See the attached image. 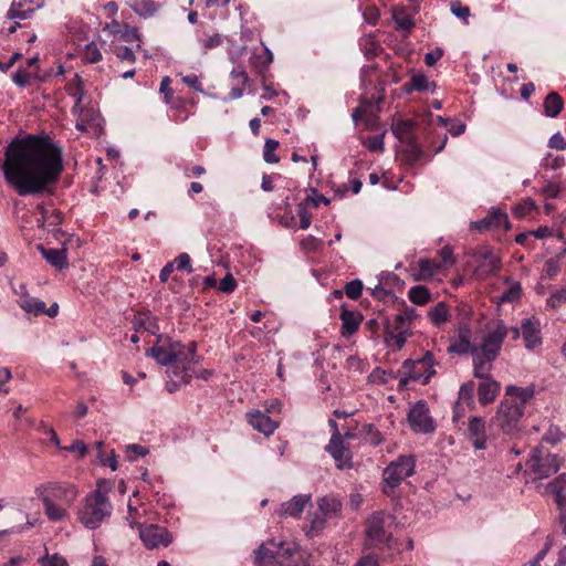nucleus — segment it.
Segmentation results:
<instances>
[{
  "label": "nucleus",
  "mask_w": 566,
  "mask_h": 566,
  "mask_svg": "<svg viewBox=\"0 0 566 566\" xmlns=\"http://www.w3.org/2000/svg\"><path fill=\"white\" fill-rule=\"evenodd\" d=\"M63 167L61 147L44 135L11 140L1 166L7 185L21 197L51 195Z\"/></svg>",
  "instance_id": "1"
},
{
  "label": "nucleus",
  "mask_w": 566,
  "mask_h": 566,
  "mask_svg": "<svg viewBox=\"0 0 566 566\" xmlns=\"http://www.w3.org/2000/svg\"><path fill=\"white\" fill-rule=\"evenodd\" d=\"M534 386L518 387L509 385L505 395L493 418L494 424L505 434H516L521 431V420L526 405L534 398Z\"/></svg>",
  "instance_id": "2"
},
{
  "label": "nucleus",
  "mask_w": 566,
  "mask_h": 566,
  "mask_svg": "<svg viewBox=\"0 0 566 566\" xmlns=\"http://www.w3.org/2000/svg\"><path fill=\"white\" fill-rule=\"evenodd\" d=\"M507 332L504 322L499 321L496 326L486 333L482 342L474 345L472 350L474 377H481L482 373L491 371L492 363L497 358Z\"/></svg>",
  "instance_id": "3"
},
{
  "label": "nucleus",
  "mask_w": 566,
  "mask_h": 566,
  "mask_svg": "<svg viewBox=\"0 0 566 566\" xmlns=\"http://www.w3.org/2000/svg\"><path fill=\"white\" fill-rule=\"evenodd\" d=\"M108 488L105 482H97L96 489L85 496V502L78 511L81 523L90 530L97 528L111 516L113 506L107 497Z\"/></svg>",
  "instance_id": "4"
},
{
  "label": "nucleus",
  "mask_w": 566,
  "mask_h": 566,
  "mask_svg": "<svg viewBox=\"0 0 566 566\" xmlns=\"http://www.w3.org/2000/svg\"><path fill=\"white\" fill-rule=\"evenodd\" d=\"M416 460L411 455H400L390 462L382 472L385 486L382 492L389 495L405 478L411 476L415 472Z\"/></svg>",
  "instance_id": "5"
},
{
  "label": "nucleus",
  "mask_w": 566,
  "mask_h": 566,
  "mask_svg": "<svg viewBox=\"0 0 566 566\" xmlns=\"http://www.w3.org/2000/svg\"><path fill=\"white\" fill-rule=\"evenodd\" d=\"M433 365V354L429 350L417 360H405L402 368L406 370V376L400 378L399 385L406 386L409 381H421L423 385H427L436 374Z\"/></svg>",
  "instance_id": "6"
},
{
  "label": "nucleus",
  "mask_w": 566,
  "mask_h": 566,
  "mask_svg": "<svg viewBox=\"0 0 566 566\" xmlns=\"http://www.w3.org/2000/svg\"><path fill=\"white\" fill-rule=\"evenodd\" d=\"M527 471L533 479L543 480L559 470L558 458L543 448H535L526 462Z\"/></svg>",
  "instance_id": "7"
},
{
  "label": "nucleus",
  "mask_w": 566,
  "mask_h": 566,
  "mask_svg": "<svg viewBox=\"0 0 566 566\" xmlns=\"http://www.w3.org/2000/svg\"><path fill=\"white\" fill-rule=\"evenodd\" d=\"M297 547L295 544L286 542H276L274 538L262 543L253 553V563L255 566H266L269 563L292 557Z\"/></svg>",
  "instance_id": "8"
},
{
  "label": "nucleus",
  "mask_w": 566,
  "mask_h": 566,
  "mask_svg": "<svg viewBox=\"0 0 566 566\" xmlns=\"http://www.w3.org/2000/svg\"><path fill=\"white\" fill-rule=\"evenodd\" d=\"M132 528L137 527L139 538L148 549H155L159 546L167 547L172 537L168 530L156 524H140L135 521L129 522Z\"/></svg>",
  "instance_id": "9"
},
{
  "label": "nucleus",
  "mask_w": 566,
  "mask_h": 566,
  "mask_svg": "<svg viewBox=\"0 0 566 566\" xmlns=\"http://www.w3.org/2000/svg\"><path fill=\"white\" fill-rule=\"evenodd\" d=\"M408 422L412 431L417 433H432L436 429L433 420L429 415V408L424 400H419L410 407L408 412Z\"/></svg>",
  "instance_id": "10"
},
{
  "label": "nucleus",
  "mask_w": 566,
  "mask_h": 566,
  "mask_svg": "<svg viewBox=\"0 0 566 566\" xmlns=\"http://www.w3.org/2000/svg\"><path fill=\"white\" fill-rule=\"evenodd\" d=\"M472 255L478 261L475 272L479 276L493 275L500 271L502 265L501 259L494 254L489 245L478 247Z\"/></svg>",
  "instance_id": "11"
},
{
  "label": "nucleus",
  "mask_w": 566,
  "mask_h": 566,
  "mask_svg": "<svg viewBox=\"0 0 566 566\" xmlns=\"http://www.w3.org/2000/svg\"><path fill=\"white\" fill-rule=\"evenodd\" d=\"M269 412L270 409H265V411L251 410L247 412L248 422L252 428L266 437L271 436L279 427V422L271 419Z\"/></svg>",
  "instance_id": "12"
},
{
  "label": "nucleus",
  "mask_w": 566,
  "mask_h": 566,
  "mask_svg": "<svg viewBox=\"0 0 566 566\" xmlns=\"http://www.w3.org/2000/svg\"><path fill=\"white\" fill-rule=\"evenodd\" d=\"M478 386V399L482 406L492 403L501 390V385L490 376V371L482 373Z\"/></svg>",
  "instance_id": "13"
},
{
  "label": "nucleus",
  "mask_w": 566,
  "mask_h": 566,
  "mask_svg": "<svg viewBox=\"0 0 566 566\" xmlns=\"http://www.w3.org/2000/svg\"><path fill=\"white\" fill-rule=\"evenodd\" d=\"M339 319L340 334L345 338H350L356 334L363 323L364 316L359 311H353L346 307L344 304L340 310Z\"/></svg>",
  "instance_id": "14"
},
{
  "label": "nucleus",
  "mask_w": 566,
  "mask_h": 566,
  "mask_svg": "<svg viewBox=\"0 0 566 566\" xmlns=\"http://www.w3.org/2000/svg\"><path fill=\"white\" fill-rule=\"evenodd\" d=\"M311 502L310 494H297L294 495L290 501H286L281 504L280 509L276 511V514L280 517H301L302 513L305 510V506Z\"/></svg>",
  "instance_id": "15"
},
{
  "label": "nucleus",
  "mask_w": 566,
  "mask_h": 566,
  "mask_svg": "<svg viewBox=\"0 0 566 566\" xmlns=\"http://www.w3.org/2000/svg\"><path fill=\"white\" fill-rule=\"evenodd\" d=\"M326 451L333 457L336 467L340 470L352 467V452L349 448L344 444L343 439L337 437L331 438Z\"/></svg>",
  "instance_id": "16"
},
{
  "label": "nucleus",
  "mask_w": 566,
  "mask_h": 566,
  "mask_svg": "<svg viewBox=\"0 0 566 566\" xmlns=\"http://www.w3.org/2000/svg\"><path fill=\"white\" fill-rule=\"evenodd\" d=\"M48 494L53 501H60L63 505L70 507L77 497V490L70 483H53L46 489Z\"/></svg>",
  "instance_id": "17"
},
{
  "label": "nucleus",
  "mask_w": 566,
  "mask_h": 566,
  "mask_svg": "<svg viewBox=\"0 0 566 566\" xmlns=\"http://www.w3.org/2000/svg\"><path fill=\"white\" fill-rule=\"evenodd\" d=\"M467 438L475 450L486 448L485 421L482 417H472L469 421Z\"/></svg>",
  "instance_id": "18"
},
{
  "label": "nucleus",
  "mask_w": 566,
  "mask_h": 566,
  "mask_svg": "<svg viewBox=\"0 0 566 566\" xmlns=\"http://www.w3.org/2000/svg\"><path fill=\"white\" fill-rule=\"evenodd\" d=\"M366 534L375 543H389L391 541V535L387 534L384 528V514L381 512H376L368 518Z\"/></svg>",
  "instance_id": "19"
},
{
  "label": "nucleus",
  "mask_w": 566,
  "mask_h": 566,
  "mask_svg": "<svg viewBox=\"0 0 566 566\" xmlns=\"http://www.w3.org/2000/svg\"><path fill=\"white\" fill-rule=\"evenodd\" d=\"M522 336L527 349H533L542 344L539 322L535 317L522 321Z\"/></svg>",
  "instance_id": "20"
},
{
  "label": "nucleus",
  "mask_w": 566,
  "mask_h": 566,
  "mask_svg": "<svg viewBox=\"0 0 566 566\" xmlns=\"http://www.w3.org/2000/svg\"><path fill=\"white\" fill-rule=\"evenodd\" d=\"M146 356L153 357L161 366H176L178 363V354L175 342L170 343L169 348L154 346L146 352Z\"/></svg>",
  "instance_id": "21"
},
{
  "label": "nucleus",
  "mask_w": 566,
  "mask_h": 566,
  "mask_svg": "<svg viewBox=\"0 0 566 566\" xmlns=\"http://www.w3.org/2000/svg\"><path fill=\"white\" fill-rule=\"evenodd\" d=\"M473 348L474 345L471 344V329L468 326H463L459 328L458 338L448 347V352L458 355H472Z\"/></svg>",
  "instance_id": "22"
},
{
  "label": "nucleus",
  "mask_w": 566,
  "mask_h": 566,
  "mask_svg": "<svg viewBox=\"0 0 566 566\" xmlns=\"http://www.w3.org/2000/svg\"><path fill=\"white\" fill-rule=\"evenodd\" d=\"M45 261L57 270L69 266L67 252L65 249H45L43 245L38 247Z\"/></svg>",
  "instance_id": "23"
},
{
  "label": "nucleus",
  "mask_w": 566,
  "mask_h": 566,
  "mask_svg": "<svg viewBox=\"0 0 566 566\" xmlns=\"http://www.w3.org/2000/svg\"><path fill=\"white\" fill-rule=\"evenodd\" d=\"M546 493L553 494L558 509L566 507V474H560L546 485Z\"/></svg>",
  "instance_id": "24"
},
{
  "label": "nucleus",
  "mask_w": 566,
  "mask_h": 566,
  "mask_svg": "<svg viewBox=\"0 0 566 566\" xmlns=\"http://www.w3.org/2000/svg\"><path fill=\"white\" fill-rule=\"evenodd\" d=\"M436 83L429 82L428 77L422 74L418 73L411 76L410 81L403 85V92L406 94H410L413 91L417 92H424L431 88L432 93L436 90Z\"/></svg>",
  "instance_id": "25"
},
{
  "label": "nucleus",
  "mask_w": 566,
  "mask_h": 566,
  "mask_svg": "<svg viewBox=\"0 0 566 566\" xmlns=\"http://www.w3.org/2000/svg\"><path fill=\"white\" fill-rule=\"evenodd\" d=\"M42 502L44 504V512L50 521L57 522L66 516L67 506L62 503L56 504L50 496L44 495L42 497Z\"/></svg>",
  "instance_id": "26"
},
{
  "label": "nucleus",
  "mask_w": 566,
  "mask_h": 566,
  "mask_svg": "<svg viewBox=\"0 0 566 566\" xmlns=\"http://www.w3.org/2000/svg\"><path fill=\"white\" fill-rule=\"evenodd\" d=\"M19 306L27 313L35 316L43 315L45 312V303L36 297H32L29 294L22 295L18 301Z\"/></svg>",
  "instance_id": "27"
},
{
  "label": "nucleus",
  "mask_w": 566,
  "mask_h": 566,
  "mask_svg": "<svg viewBox=\"0 0 566 566\" xmlns=\"http://www.w3.org/2000/svg\"><path fill=\"white\" fill-rule=\"evenodd\" d=\"M543 106L547 117H556L563 111L564 102L559 94L551 92L545 97Z\"/></svg>",
  "instance_id": "28"
},
{
  "label": "nucleus",
  "mask_w": 566,
  "mask_h": 566,
  "mask_svg": "<svg viewBox=\"0 0 566 566\" xmlns=\"http://www.w3.org/2000/svg\"><path fill=\"white\" fill-rule=\"evenodd\" d=\"M160 3L154 0H138L132 6V10L140 18L147 19L156 15Z\"/></svg>",
  "instance_id": "29"
},
{
  "label": "nucleus",
  "mask_w": 566,
  "mask_h": 566,
  "mask_svg": "<svg viewBox=\"0 0 566 566\" xmlns=\"http://www.w3.org/2000/svg\"><path fill=\"white\" fill-rule=\"evenodd\" d=\"M440 265L431 259L419 260V271L413 274L415 281H426L432 279Z\"/></svg>",
  "instance_id": "30"
},
{
  "label": "nucleus",
  "mask_w": 566,
  "mask_h": 566,
  "mask_svg": "<svg viewBox=\"0 0 566 566\" xmlns=\"http://www.w3.org/2000/svg\"><path fill=\"white\" fill-rule=\"evenodd\" d=\"M175 347L178 354V363H199L200 359L196 356L197 343L192 342L189 347H186L180 342H175Z\"/></svg>",
  "instance_id": "31"
},
{
  "label": "nucleus",
  "mask_w": 566,
  "mask_h": 566,
  "mask_svg": "<svg viewBox=\"0 0 566 566\" xmlns=\"http://www.w3.org/2000/svg\"><path fill=\"white\" fill-rule=\"evenodd\" d=\"M408 331L409 326L395 325L392 328L390 326H387L386 340L388 342L390 338L394 340L395 345L398 348H401L406 344Z\"/></svg>",
  "instance_id": "32"
},
{
  "label": "nucleus",
  "mask_w": 566,
  "mask_h": 566,
  "mask_svg": "<svg viewBox=\"0 0 566 566\" xmlns=\"http://www.w3.org/2000/svg\"><path fill=\"white\" fill-rule=\"evenodd\" d=\"M428 317L436 326H441L448 322L450 318V313L447 304L444 302H439L429 311Z\"/></svg>",
  "instance_id": "33"
},
{
  "label": "nucleus",
  "mask_w": 566,
  "mask_h": 566,
  "mask_svg": "<svg viewBox=\"0 0 566 566\" xmlns=\"http://www.w3.org/2000/svg\"><path fill=\"white\" fill-rule=\"evenodd\" d=\"M66 92L69 96L74 98V107H78L85 94L83 80L78 74H75L73 81L66 86Z\"/></svg>",
  "instance_id": "34"
},
{
  "label": "nucleus",
  "mask_w": 566,
  "mask_h": 566,
  "mask_svg": "<svg viewBox=\"0 0 566 566\" xmlns=\"http://www.w3.org/2000/svg\"><path fill=\"white\" fill-rule=\"evenodd\" d=\"M486 216L490 218L491 229L503 228L509 230L511 228L509 217L502 210L497 208H491Z\"/></svg>",
  "instance_id": "35"
},
{
  "label": "nucleus",
  "mask_w": 566,
  "mask_h": 566,
  "mask_svg": "<svg viewBox=\"0 0 566 566\" xmlns=\"http://www.w3.org/2000/svg\"><path fill=\"white\" fill-rule=\"evenodd\" d=\"M430 291L423 285L412 286L408 292L409 300L417 305H424L430 300Z\"/></svg>",
  "instance_id": "36"
},
{
  "label": "nucleus",
  "mask_w": 566,
  "mask_h": 566,
  "mask_svg": "<svg viewBox=\"0 0 566 566\" xmlns=\"http://www.w3.org/2000/svg\"><path fill=\"white\" fill-rule=\"evenodd\" d=\"M172 373H174V375L176 377H180L181 380L177 381V380H174V379H169L166 382V389L168 390L169 394H174V392L178 391L180 389L181 384H185V385L188 384L189 382V378H190V376L187 373L186 367H182L179 370L178 367L176 366V370H174Z\"/></svg>",
  "instance_id": "37"
},
{
  "label": "nucleus",
  "mask_w": 566,
  "mask_h": 566,
  "mask_svg": "<svg viewBox=\"0 0 566 566\" xmlns=\"http://www.w3.org/2000/svg\"><path fill=\"white\" fill-rule=\"evenodd\" d=\"M279 142L272 138L265 140L263 147V159L268 164H276L280 161V157L275 155V150L279 148Z\"/></svg>",
  "instance_id": "38"
},
{
  "label": "nucleus",
  "mask_w": 566,
  "mask_h": 566,
  "mask_svg": "<svg viewBox=\"0 0 566 566\" xmlns=\"http://www.w3.org/2000/svg\"><path fill=\"white\" fill-rule=\"evenodd\" d=\"M317 504L319 511L324 515L336 513L340 510L342 506L340 502L332 496H324L319 499Z\"/></svg>",
  "instance_id": "39"
},
{
  "label": "nucleus",
  "mask_w": 566,
  "mask_h": 566,
  "mask_svg": "<svg viewBox=\"0 0 566 566\" xmlns=\"http://www.w3.org/2000/svg\"><path fill=\"white\" fill-rule=\"evenodd\" d=\"M475 390L474 381L470 380L464 382L459 390L458 401L460 405L467 403L468 406L473 405V392Z\"/></svg>",
  "instance_id": "40"
},
{
  "label": "nucleus",
  "mask_w": 566,
  "mask_h": 566,
  "mask_svg": "<svg viewBox=\"0 0 566 566\" xmlns=\"http://www.w3.org/2000/svg\"><path fill=\"white\" fill-rule=\"evenodd\" d=\"M405 154L410 163H417L423 156V150L421 147L413 140V138H409L406 145Z\"/></svg>",
  "instance_id": "41"
},
{
  "label": "nucleus",
  "mask_w": 566,
  "mask_h": 566,
  "mask_svg": "<svg viewBox=\"0 0 566 566\" xmlns=\"http://www.w3.org/2000/svg\"><path fill=\"white\" fill-rule=\"evenodd\" d=\"M412 126H413V123L409 119L399 120L396 125L392 126V133L399 139L407 138L409 140V138H411L409 136V133H410Z\"/></svg>",
  "instance_id": "42"
},
{
  "label": "nucleus",
  "mask_w": 566,
  "mask_h": 566,
  "mask_svg": "<svg viewBox=\"0 0 566 566\" xmlns=\"http://www.w3.org/2000/svg\"><path fill=\"white\" fill-rule=\"evenodd\" d=\"M363 287V282L358 279H355L346 283L344 292L349 298L357 300L361 295Z\"/></svg>",
  "instance_id": "43"
},
{
  "label": "nucleus",
  "mask_w": 566,
  "mask_h": 566,
  "mask_svg": "<svg viewBox=\"0 0 566 566\" xmlns=\"http://www.w3.org/2000/svg\"><path fill=\"white\" fill-rule=\"evenodd\" d=\"M559 270H560V265H559L558 259L551 258L544 264L543 272H542V279H544V280L553 279L554 276H556L558 274Z\"/></svg>",
  "instance_id": "44"
},
{
  "label": "nucleus",
  "mask_w": 566,
  "mask_h": 566,
  "mask_svg": "<svg viewBox=\"0 0 566 566\" xmlns=\"http://www.w3.org/2000/svg\"><path fill=\"white\" fill-rule=\"evenodd\" d=\"M522 294V287L518 282L514 283L510 289L502 293L500 301L502 303H512L520 300Z\"/></svg>",
  "instance_id": "45"
},
{
  "label": "nucleus",
  "mask_w": 566,
  "mask_h": 566,
  "mask_svg": "<svg viewBox=\"0 0 566 566\" xmlns=\"http://www.w3.org/2000/svg\"><path fill=\"white\" fill-rule=\"evenodd\" d=\"M18 7H22V1H19V2H15L13 1L10 9L8 10L7 12V18L8 19H21V20H25L28 19L31 13L33 12V10H19Z\"/></svg>",
  "instance_id": "46"
},
{
  "label": "nucleus",
  "mask_w": 566,
  "mask_h": 566,
  "mask_svg": "<svg viewBox=\"0 0 566 566\" xmlns=\"http://www.w3.org/2000/svg\"><path fill=\"white\" fill-rule=\"evenodd\" d=\"M38 75L36 74H31L24 70H17L13 74H12V81L15 85H18L19 87L21 88H24L27 87L29 84H30V80L31 78H36Z\"/></svg>",
  "instance_id": "47"
},
{
  "label": "nucleus",
  "mask_w": 566,
  "mask_h": 566,
  "mask_svg": "<svg viewBox=\"0 0 566 566\" xmlns=\"http://www.w3.org/2000/svg\"><path fill=\"white\" fill-rule=\"evenodd\" d=\"M310 190L312 195L307 196L303 201L306 206L310 205L313 208H318L321 203L325 206L329 205L331 200L324 195L319 193L315 188H311Z\"/></svg>",
  "instance_id": "48"
},
{
  "label": "nucleus",
  "mask_w": 566,
  "mask_h": 566,
  "mask_svg": "<svg viewBox=\"0 0 566 566\" xmlns=\"http://www.w3.org/2000/svg\"><path fill=\"white\" fill-rule=\"evenodd\" d=\"M174 266L178 271H186L187 273H191L193 271L191 265V259L188 253H180L174 261Z\"/></svg>",
  "instance_id": "49"
},
{
  "label": "nucleus",
  "mask_w": 566,
  "mask_h": 566,
  "mask_svg": "<svg viewBox=\"0 0 566 566\" xmlns=\"http://www.w3.org/2000/svg\"><path fill=\"white\" fill-rule=\"evenodd\" d=\"M417 317V311L413 307H405L402 312L396 316V325L408 326Z\"/></svg>",
  "instance_id": "50"
},
{
  "label": "nucleus",
  "mask_w": 566,
  "mask_h": 566,
  "mask_svg": "<svg viewBox=\"0 0 566 566\" xmlns=\"http://www.w3.org/2000/svg\"><path fill=\"white\" fill-rule=\"evenodd\" d=\"M297 216L300 218V228L306 230L310 228L312 222V214L307 211L305 202H301L297 206Z\"/></svg>",
  "instance_id": "51"
},
{
  "label": "nucleus",
  "mask_w": 566,
  "mask_h": 566,
  "mask_svg": "<svg viewBox=\"0 0 566 566\" xmlns=\"http://www.w3.org/2000/svg\"><path fill=\"white\" fill-rule=\"evenodd\" d=\"M563 303H566V285L556 290L554 293H552V295L547 300V304L552 308H557Z\"/></svg>",
  "instance_id": "52"
},
{
  "label": "nucleus",
  "mask_w": 566,
  "mask_h": 566,
  "mask_svg": "<svg viewBox=\"0 0 566 566\" xmlns=\"http://www.w3.org/2000/svg\"><path fill=\"white\" fill-rule=\"evenodd\" d=\"M199 43L205 51H208L220 46L223 43V38L219 33H213L208 39L200 40Z\"/></svg>",
  "instance_id": "53"
},
{
  "label": "nucleus",
  "mask_w": 566,
  "mask_h": 566,
  "mask_svg": "<svg viewBox=\"0 0 566 566\" xmlns=\"http://www.w3.org/2000/svg\"><path fill=\"white\" fill-rule=\"evenodd\" d=\"M84 57L88 63H97L102 60V53L94 43H90L85 46Z\"/></svg>",
  "instance_id": "54"
},
{
  "label": "nucleus",
  "mask_w": 566,
  "mask_h": 566,
  "mask_svg": "<svg viewBox=\"0 0 566 566\" xmlns=\"http://www.w3.org/2000/svg\"><path fill=\"white\" fill-rule=\"evenodd\" d=\"M171 84V80L169 76H165L163 80H161V83H160V87H159V92L161 94H164V97H165V103L166 104H171L172 106H176L172 101H171V97H172V88L170 86Z\"/></svg>",
  "instance_id": "55"
},
{
  "label": "nucleus",
  "mask_w": 566,
  "mask_h": 566,
  "mask_svg": "<svg viewBox=\"0 0 566 566\" xmlns=\"http://www.w3.org/2000/svg\"><path fill=\"white\" fill-rule=\"evenodd\" d=\"M40 563L42 566H69L67 560L59 554L42 557Z\"/></svg>",
  "instance_id": "56"
},
{
  "label": "nucleus",
  "mask_w": 566,
  "mask_h": 566,
  "mask_svg": "<svg viewBox=\"0 0 566 566\" xmlns=\"http://www.w3.org/2000/svg\"><path fill=\"white\" fill-rule=\"evenodd\" d=\"M536 209L535 202L532 199H527L522 203L514 207V213L518 217H525Z\"/></svg>",
  "instance_id": "57"
},
{
  "label": "nucleus",
  "mask_w": 566,
  "mask_h": 566,
  "mask_svg": "<svg viewBox=\"0 0 566 566\" xmlns=\"http://www.w3.org/2000/svg\"><path fill=\"white\" fill-rule=\"evenodd\" d=\"M366 147L370 151H382L384 150V134H379V135L369 137L366 142Z\"/></svg>",
  "instance_id": "58"
},
{
  "label": "nucleus",
  "mask_w": 566,
  "mask_h": 566,
  "mask_svg": "<svg viewBox=\"0 0 566 566\" xmlns=\"http://www.w3.org/2000/svg\"><path fill=\"white\" fill-rule=\"evenodd\" d=\"M182 83L196 92L203 93V86L196 74H188L181 77Z\"/></svg>",
  "instance_id": "59"
},
{
  "label": "nucleus",
  "mask_w": 566,
  "mask_h": 566,
  "mask_svg": "<svg viewBox=\"0 0 566 566\" xmlns=\"http://www.w3.org/2000/svg\"><path fill=\"white\" fill-rule=\"evenodd\" d=\"M237 287V282L232 274L228 273L219 284V290L223 293H232Z\"/></svg>",
  "instance_id": "60"
},
{
  "label": "nucleus",
  "mask_w": 566,
  "mask_h": 566,
  "mask_svg": "<svg viewBox=\"0 0 566 566\" xmlns=\"http://www.w3.org/2000/svg\"><path fill=\"white\" fill-rule=\"evenodd\" d=\"M115 55L120 61H128L132 63L135 62V59H136L133 50L125 45L117 46L115 50Z\"/></svg>",
  "instance_id": "61"
},
{
  "label": "nucleus",
  "mask_w": 566,
  "mask_h": 566,
  "mask_svg": "<svg viewBox=\"0 0 566 566\" xmlns=\"http://www.w3.org/2000/svg\"><path fill=\"white\" fill-rule=\"evenodd\" d=\"M451 12L457 18H460L462 20H468L470 15V9L469 7L462 6L459 1L451 3Z\"/></svg>",
  "instance_id": "62"
},
{
  "label": "nucleus",
  "mask_w": 566,
  "mask_h": 566,
  "mask_svg": "<svg viewBox=\"0 0 566 566\" xmlns=\"http://www.w3.org/2000/svg\"><path fill=\"white\" fill-rule=\"evenodd\" d=\"M465 124L460 120L451 119L449 125L447 126L448 132L452 136H460L465 132Z\"/></svg>",
  "instance_id": "63"
},
{
  "label": "nucleus",
  "mask_w": 566,
  "mask_h": 566,
  "mask_svg": "<svg viewBox=\"0 0 566 566\" xmlns=\"http://www.w3.org/2000/svg\"><path fill=\"white\" fill-rule=\"evenodd\" d=\"M566 140L560 133H555L548 140V146L558 150L566 149Z\"/></svg>",
  "instance_id": "64"
}]
</instances>
